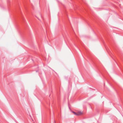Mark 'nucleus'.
I'll list each match as a JSON object with an SVG mask.
<instances>
[{
    "label": "nucleus",
    "instance_id": "f257e3e1",
    "mask_svg": "<svg viewBox=\"0 0 123 123\" xmlns=\"http://www.w3.org/2000/svg\"><path fill=\"white\" fill-rule=\"evenodd\" d=\"M73 113L74 115H79L81 114H82V113L81 112H79L78 113H76L74 111H73L72 112Z\"/></svg>",
    "mask_w": 123,
    "mask_h": 123
},
{
    "label": "nucleus",
    "instance_id": "f03ea898",
    "mask_svg": "<svg viewBox=\"0 0 123 123\" xmlns=\"http://www.w3.org/2000/svg\"><path fill=\"white\" fill-rule=\"evenodd\" d=\"M69 107V109H70V108Z\"/></svg>",
    "mask_w": 123,
    "mask_h": 123
}]
</instances>
